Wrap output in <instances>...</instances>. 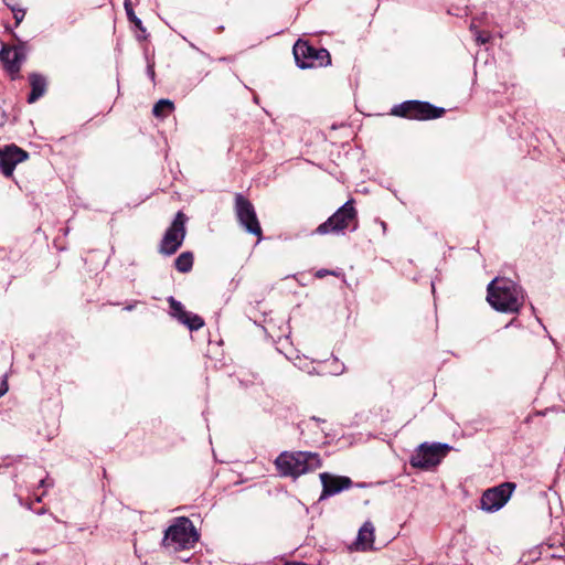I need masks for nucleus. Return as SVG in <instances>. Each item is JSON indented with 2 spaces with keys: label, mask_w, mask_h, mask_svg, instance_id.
Listing matches in <instances>:
<instances>
[{
  "label": "nucleus",
  "mask_w": 565,
  "mask_h": 565,
  "mask_svg": "<svg viewBox=\"0 0 565 565\" xmlns=\"http://www.w3.org/2000/svg\"><path fill=\"white\" fill-rule=\"evenodd\" d=\"M487 290L488 302L501 312H518L524 302L522 288L509 278H494Z\"/></svg>",
  "instance_id": "nucleus-1"
},
{
  "label": "nucleus",
  "mask_w": 565,
  "mask_h": 565,
  "mask_svg": "<svg viewBox=\"0 0 565 565\" xmlns=\"http://www.w3.org/2000/svg\"><path fill=\"white\" fill-rule=\"evenodd\" d=\"M275 465L282 476L298 477L319 469L322 462L316 452L297 451L280 454Z\"/></svg>",
  "instance_id": "nucleus-2"
},
{
  "label": "nucleus",
  "mask_w": 565,
  "mask_h": 565,
  "mask_svg": "<svg viewBox=\"0 0 565 565\" xmlns=\"http://www.w3.org/2000/svg\"><path fill=\"white\" fill-rule=\"evenodd\" d=\"M198 540L199 535L193 523L182 516L167 529L163 544L174 551H180L193 547Z\"/></svg>",
  "instance_id": "nucleus-3"
},
{
  "label": "nucleus",
  "mask_w": 565,
  "mask_h": 565,
  "mask_svg": "<svg viewBox=\"0 0 565 565\" xmlns=\"http://www.w3.org/2000/svg\"><path fill=\"white\" fill-rule=\"evenodd\" d=\"M294 56L300 68L322 67L331 63L330 54L326 49H316L301 40L294 45Z\"/></svg>",
  "instance_id": "nucleus-4"
},
{
  "label": "nucleus",
  "mask_w": 565,
  "mask_h": 565,
  "mask_svg": "<svg viewBox=\"0 0 565 565\" xmlns=\"http://www.w3.org/2000/svg\"><path fill=\"white\" fill-rule=\"evenodd\" d=\"M356 221V211L354 209V201H347L340 209L337 210L326 222L316 228V233L320 235L339 234L349 228L350 225Z\"/></svg>",
  "instance_id": "nucleus-5"
},
{
  "label": "nucleus",
  "mask_w": 565,
  "mask_h": 565,
  "mask_svg": "<svg viewBox=\"0 0 565 565\" xmlns=\"http://www.w3.org/2000/svg\"><path fill=\"white\" fill-rule=\"evenodd\" d=\"M392 114L408 119L428 120L439 118L445 114V109L435 107L427 102L407 100L392 109Z\"/></svg>",
  "instance_id": "nucleus-6"
},
{
  "label": "nucleus",
  "mask_w": 565,
  "mask_h": 565,
  "mask_svg": "<svg viewBox=\"0 0 565 565\" xmlns=\"http://www.w3.org/2000/svg\"><path fill=\"white\" fill-rule=\"evenodd\" d=\"M188 217L183 212H178L171 225L167 228L160 245L159 253L166 256H171L181 247L186 230L185 223Z\"/></svg>",
  "instance_id": "nucleus-7"
},
{
  "label": "nucleus",
  "mask_w": 565,
  "mask_h": 565,
  "mask_svg": "<svg viewBox=\"0 0 565 565\" xmlns=\"http://www.w3.org/2000/svg\"><path fill=\"white\" fill-rule=\"evenodd\" d=\"M450 447L447 444H422L411 458V465L415 468L430 469L440 463Z\"/></svg>",
  "instance_id": "nucleus-8"
},
{
  "label": "nucleus",
  "mask_w": 565,
  "mask_h": 565,
  "mask_svg": "<svg viewBox=\"0 0 565 565\" xmlns=\"http://www.w3.org/2000/svg\"><path fill=\"white\" fill-rule=\"evenodd\" d=\"M235 213L239 224L246 232L262 239L263 231L256 215V211L250 201L245 199L241 193L235 195Z\"/></svg>",
  "instance_id": "nucleus-9"
},
{
  "label": "nucleus",
  "mask_w": 565,
  "mask_h": 565,
  "mask_svg": "<svg viewBox=\"0 0 565 565\" xmlns=\"http://www.w3.org/2000/svg\"><path fill=\"white\" fill-rule=\"evenodd\" d=\"M514 488V483L505 482L492 489H488L482 494L481 508L488 512L498 511L508 502Z\"/></svg>",
  "instance_id": "nucleus-10"
},
{
  "label": "nucleus",
  "mask_w": 565,
  "mask_h": 565,
  "mask_svg": "<svg viewBox=\"0 0 565 565\" xmlns=\"http://www.w3.org/2000/svg\"><path fill=\"white\" fill-rule=\"evenodd\" d=\"M25 57L26 54L23 46L3 45L0 51V60L6 71L10 73L12 79L18 77Z\"/></svg>",
  "instance_id": "nucleus-11"
},
{
  "label": "nucleus",
  "mask_w": 565,
  "mask_h": 565,
  "mask_svg": "<svg viewBox=\"0 0 565 565\" xmlns=\"http://www.w3.org/2000/svg\"><path fill=\"white\" fill-rule=\"evenodd\" d=\"M29 157L28 152L21 148L11 145L4 149H0V170L6 177H10L13 173L15 166Z\"/></svg>",
  "instance_id": "nucleus-12"
},
{
  "label": "nucleus",
  "mask_w": 565,
  "mask_h": 565,
  "mask_svg": "<svg viewBox=\"0 0 565 565\" xmlns=\"http://www.w3.org/2000/svg\"><path fill=\"white\" fill-rule=\"evenodd\" d=\"M319 477L323 488L320 497L321 500L349 489L352 484L349 477H338L328 472H322Z\"/></svg>",
  "instance_id": "nucleus-13"
},
{
  "label": "nucleus",
  "mask_w": 565,
  "mask_h": 565,
  "mask_svg": "<svg viewBox=\"0 0 565 565\" xmlns=\"http://www.w3.org/2000/svg\"><path fill=\"white\" fill-rule=\"evenodd\" d=\"M375 527L372 522L366 521L358 533L355 542L356 548L361 551H367L373 548Z\"/></svg>",
  "instance_id": "nucleus-14"
},
{
  "label": "nucleus",
  "mask_w": 565,
  "mask_h": 565,
  "mask_svg": "<svg viewBox=\"0 0 565 565\" xmlns=\"http://www.w3.org/2000/svg\"><path fill=\"white\" fill-rule=\"evenodd\" d=\"M29 82L31 86V93L28 97V102L33 104L45 94L47 83L44 76L36 73L30 74Z\"/></svg>",
  "instance_id": "nucleus-15"
},
{
  "label": "nucleus",
  "mask_w": 565,
  "mask_h": 565,
  "mask_svg": "<svg viewBox=\"0 0 565 565\" xmlns=\"http://www.w3.org/2000/svg\"><path fill=\"white\" fill-rule=\"evenodd\" d=\"M175 269L180 273H189L193 266V254L191 252L181 253L174 260Z\"/></svg>",
  "instance_id": "nucleus-16"
},
{
  "label": "nucleus",
  "mask_w": 565,
  "mask_h": 565,
  "mask_svg": "<svg viewBox=\"0 0 565 565\" xmlns=\"http://www.w3.org/2000/svg\"><path fill=\"white\" fill-rule=\"evenodd\" d=\"M174 108V105L169 99H160L152 109V113L156 117H166L170 114Z\"/></svg>",
  "instance_id": "nucleus-17"
},
{
  "label": "nucleus",
  "mask_w": 565,
  "mask_h": 565,
  "mask_svg": "<svg viewBox=\"0 0 565 565\" xmlns=\"http://www.w3.org/2000/svg\"><path fill=\"white\" fill-rule=\"evenodd\" d=\"M181 323L185 324L190 330H199L204 326L203 319L191 312H188Z\"/></svg>",
  "instance_id": "nucleus-18"
},
{
  "label": "nucleus",
  "mask_w": 565,
  "mask_h": 565,
  "mask_svg": "<svg viewBox=\"0 0 565 565\" xmlns=\"http://www.w3.org/2000/svg\"><path fill=\"white\" fill-rule=\"evenodd\" d=\"M169 303H170V309L172 311V315L180 321L182 322V320L184 319V317H186L188 315V311H185V309L183 308L182 303L177 301L174 298H170L169 299Z\"/></svg>",
  "instance_id": "nucleus-19"
},
{
  "label": "nucleus",
  "mask_w": 565,
  "mask_h": 565,
  "mask_svg": "<svg viewBox=\"0 0 565 565\" xmlns=\"http://www.w3.org/2000/svg\"><path fill=\"white\" fill-rule=\"evenodd\" d=\"M124 6H125V10H126V13H127V17H128L129 21L132 22L137 28L142 30L141 20L136 17V14H135V12L132 10L130 0H125Z\"/></svg>",
  "instance_id": "nucleus-20"
},
{
  "label": "nucleus",
  "mask_w": 565,
  "mask_h": 565,
  "mask_svg": "<svg viewBox=\"0 0 565 565\" xmlns=\"http://www.w3.org/2000/svg\"><path fill=\"white\" fill-rule=\"evenodd\" d=\"M11 11L15 19V23L19 24L24 19L25 10L19 7H11Z\"/></svg>",
  "instance_id": "nucleus-21"
},
{
  "label": "nucleus",
  "mask_w": 565,
  "mask_h": 565,
  "mask_svg": "<svg viewBox=\"0 0 565 565\" xmlns=\"http://www.w3.org/2000/svg\"><path fill=\"white\" fill-rule=\"evenodd\" d=\"M475 35H476V41L479 43V44H486L489 42L490 40V34L488 33H483V32H480V31H476L475 32Z\"/></svg>",
  "instance_id": "nucleus-22"
},
{
  "label": "nucleus",
  "mask_w": 565,
  "mask_h": 565,
  "mask_svg": "<svg viewBox=\"0 0 565 565\" xmlns=\"http://www.w3.org/2000/svg\"><path fill=\"white\" fill-rule=\"evenodd\" d=\"M9 390V385H8V382H7V376L4 375L3 379H2V382L0 384V397L2 395H4Z\"/></svg>",
  "instance_id": "nucleus-23"
},
{
  "label": "nucleus",
  "mask_w": 565,
  "mask_h": 565,
  "mask_svg": "<svg viewBox=\"0 0 565 565\" xmlns=\"http://www.w3.org/2000/svg\"><path fill=\"white\" fill-rule=\"evenodd\" d=\"M6 4L11 9V7H18L15 0H4Z\"/></svg>",
  "instance_id": "nucleus-24"
},
{
  "label": "nucleus",
  "mask_w": 565,
  "mask_h": 565,
  "mask_svg": "<svg viewBox=\"0 0 565 565\" xmlns=\"http://www.w3.org/2000/svg\"><path fill=\"white\" fill-rule=\"evenodd\" d=\"M329 273H330V271H328V270L321 269V270H319V271L317 273V276H318V277H324V276H326L327 274H329Z\"/></svg>",
  "instance_id": "nucleus-25"
},
{
  "label": "nucleus",
  "mask_w": 565,
  "mask_h": 565,
  "mask_svg": "<svg viewBox=\"0 0 565 565\" xmlns=\"http://www.w3.org/2000/svg\"><path fill=\"white\" fill-rule=\"evenodd\" d=\"M40 484H41L42 487H43V486H45V480H41V481H40Z\"/></svg>",
  "instance_id": "nucleus-26"
}]
</instances>
